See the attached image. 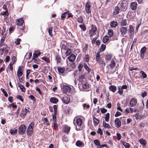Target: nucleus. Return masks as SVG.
<instances>
[{"mask_svg":"<svg viewBox=\"0 0 148 148\" xmlns=\"http://www.w3.org/2000/svg\"><path fill=\"white\" fill-rule=\"evenodd\" d=\"M147 95V93L145 91L143 93L141 94V96L143 97H145Z\"/></svg>","mask_w":148,"mask_h":148,"instance_id":"774afa93","label":"nucleus"},{"mask_svg":"<svg viewBox=\"0 0 148 148\" xmlns=\"http://www.w3.org/2000/svg\"><path fill=\"white\" fill-rule=\"evenodd\" d=\"M79 27L83 31H85L86 30V27L84 24L82 25H80Z\"/></svg>","mask_w":148,"mask_h":148,"instance_id":"e433bc0d","label":"nucleus"},{"mask_svg":"<svg viewBox=\"0 0 148 148\" xmlns=\"http://www.w3.org/2000/svg\"><path fill=\"white\" fill-rule=\"evenodd\" d=\"M112 57V55L110 54H107L105 58L107 60H110Z\"/></svg>","mask_w":148,"mask_h":148,"instance_id":"72a5a7b5","label":"nucleus"},{"mask_svg":"<svg viewBox=\"0 0 148 148\" xmlns=\"http://www.w3.org/2000/svg\"><path fill=\"white\" fill-rule=\"evenodd\" d=\"M2 92L3 94H4V95L5 97H7L8 96V95L6 92L5 90L4 89H3L2 90Z\"/></svg>","mask_w":148,"mask_h":148,"instance_id":"0e129e2a","label":"nucleus"},{"mask_svg":"<svg viewBox=\"0 0 148 148\" xmlns=\"http://www.w3.org/2000/svg\"><path fill=\"white\" fill-rule=\"evenodd\" d=\"M139 141L140 143L143 146H145L147 144V142L146 140L142 138H140L139 140Z\"/></svg>","mask_w":148,"mask_h":148,"instance_id":"dca6fc26","label":"nucleus"},{"mask_svg":"<svg viewBox=\"0 0 148 148\" xmlns=\"http://www.w3.org/2000/svg\"><path fill=\"white\" fill-rule=\"evenodd\" d=\"M120 11L119 8L118 7L116 6L115 7L113 13L114 14L116 15L119 14Z\"/></svg>","mask_w":148,"mask_h":148,"instance_id":"412c9836","label":"nucleus"},{"mask_svg":"<svg viewBox=\"0 0 148 148\" xmlns=\"http://www.w3.org/2000/svg\"><path fill=\"white\" fill-rule=\"evenodd\" d=\"M127 29L124 27H122L120 29L121 34L124 37H126L125 35L127 33Z\"/></svg>","mask_w":148,"mask_h":148,"instance_id":"0eeeda50","label":"nucleus"},{"mask_svg":"<svg viewBox=\"0 0 148 148\" xmlns=\"http://www.w3.org/2000/svg\"><path fill=\"white\" fill-rule=\"evenodd\" d=\"M146 50V48L145 46H144L141 49L140 52L142 53H144Z\"/></svg>","mask_w":148,"mask_h":148,"instance_id":"09e8293b","label":"nucleus"},{"mask_svg":"<svg viewBox=\"0 0 148 148\" xmlns=\"http://www.w3.org/2000/svg\"><path fill=\"white\" fill-rule=\"evenodd\" d=\"M107 111V110L104 108H102L101 109V112L103 113L106 112Z\"/></svg>","mask_w":148,"mask_h":148,"instance_id":"338daca9","label":"nucleus"},{"mask_svg":"<svg viewBox=\"0 0 148 148\" xmlns=\"http://www.w3.org/2000/svg\"><path fill=\"white\" fill-rule=\"evenodd\" d=\"M129 32L131 34H133L134 33V30L133 27V26L131 25H130L129 27Z\"/></svg>","mask_w":148,"mask_h":148,"instance_id":"c756f323","label":"nucleus"},{"mask_svg":"<svg viewBox=\"0 0 148 148\" xmlns=\"http://www.w3.org/2000/svg\"><path fill=\"white\" fill-rule=\"evenodd\" d=\"M18 85L22 92H25V89L23 85L20 84H18Z\"/></svg>","mask_w":148,"mask_h":148,"instance_id":"c85d7f7f","label":"nucleus"},{"mask_svg":"<svg viewBox=\"0 0 148 148\" xmlns=\"http://www.w3.org/2000/svg\"><path fill=\"white\" fill-rule=\"evenodd\" d=\"M109 37L107 36H105L102 39V41L104 43H106L109 40Z\"/></svg>","mask_w":148,"mask_h":148,"instance_id":"6ab92c4d","label":"nucleus"},{"mask_svg":"<svg viewBox=\"0 0 148 148\" xmlns=\"http://www.w3.org/2000/svg\"><path fill=\"white\" fill-rule=\"evenodd\" d=\"M61 99L62 101L66 104L68 103L70 101V99L68 97L66 96H64Z\"/></svg>","mask_w":148,"mask_h":148,"instance_id":"9b49d317","label":"nucleus"},{"mask_svg":"<svg viewBox=\"0 0 148 148\" xmlns=\"http://www.w3.org/2000/svg\"><path fill=\"white\" fill-rule=\"evenodd\" d=\"M42 59L45 60L47 62H50V59L48 57L47 58L46 56L43 57H42Z\"/></svg>","mask_w":148,"mask_h":148,"instance_id":"58836bf2","label":"nucleus"},{"mask_svg":"<svg viewBox=\"0 0 148 148\" xmlns=\"http://www.w3.org/2000/svg\"><path fill=\"white\" fill-rule=\"evenodd\" d=\"M97 132L98 133L100 134V135H102L103 133V131L101 128H99L97 131Z\"/></svg>","mask_w":148,"mask_h":148,"instance_id":"13d9d810","label":"nucleus"},{"mask_svg":"<svg viewBox=\"0 0 148 148\" xmlns=\"http://www.w3.org/2000/svg\"><path fill=\"white\" fill-rule=\"evenodd\" d=\"M103 126L105 128H110L111 127L109 124L106 123L105 121H103Z\"/></svg>","mask_w":148,"mask_h":148,"instance_id":"a878e982","label":"nucleus"},{"mask_svg":"<svg viewBox=\"0 0 148 148\" xmlns=\"http://www.w3.org/2000/svg\"><path fill=\"white\" fill-rule=\"evenodd\" d=\"M117 25V22L115 21H112L110 23V26L112 28H115Z\"/></svg>","mask_w":148,"mask_h":148,"instance_id":"a211bd4d","label":"nucleus"},{"mask_svg":"<svg viewBox=\"0 0 148 148\" xmlns=\"http://www.w3.org/2000/svg\"><path fill=\"white\" fill-rule=\"evenodd\" d=\"M50 101L53 103H56L58 102V99L55 97H52L50 99Z\"/></svg>","mask_w":148,"mask_h":148,"instance_id":"b1692460","label":"nucleus"},{"mask_svg":"<svg viewBox=\"0 0 148 148\" xmlns=\"http://www.w3.org/2000/svg\"><path fill=\"white\" fill-rule=\"evenodd\" d=\"M77 21L79 23H82L83 22V19L82 17H79L77 18Z\"/></svg>","mask_w":148,"mask_h":148,"instance_id":"603ef678","label":"nucleus"},{"mask_svg":"<svg viewBox=\"0 0 148 148\" xmlns=\"http://www.w3.org/2000/svg\"><path fill=\"white\" fill-rule=\"evenodd\" d=\"M22 96L21 95H18L16 96V98L21 101H23V99L22 98Z\"/></svg>","mask_w":148,"mask_h":148,"instance_id":"3c124183","label":"nucleus"},{"mask_svg":"<svg viewBox=\"0 0 148 148\" xmlns=\"http://www.w3.org/2000/svg\"><path fill=\"white\" fill-rule=\"evenodd\" d=\"M41 54V53L39 50H37L35 51L33 54L32 58H36Z\"/></svg>","mask_w":148,"mask_h":148,"instance_id":"f8f14e48","label":"nucleus"},{"mask_svg":"<svg viewBox=\"0 0 148 148\" xmlns=\"http://www.w3.org/2000/svg\"><path fill=\"white\" fill-rule=\"evenodd\" d=\"M16 58L15 56H13L12 58V62H12V64H14V62L16 61Z\"/></svg>","mask_w":148,"mask_h":148,"instance_id":"69168bd1","label":"nucleus"},{"mask_svg":"<svg viewBox=\"0 0 148 148\" xmlns=\"http://www.w3.org/2000/svg\"><path fill=\"white\" fill-rule=\"evenodd\" d=\"M137 4L136 2H132L131 3L130 7L132 10H135L137 8Z\"/></svg>","mask_w":148,"mask_h":148,"instance_id":"ddd939ff","label":"nucleus"},{"mask_svg":"<svg viewBox=\"0 0 148 148\" xmlns=\"http://www.w3.org/2000/svg\"><path fill=\"white\" fill-rule=\"evenodd\" d=\"M137 103V101L136 99L134 98H132L130 100L129 105L131 107H133L135 106Z\"/></svg>","mask_w":148,"mask_h":148,"instance_id":"1a4fd4ad","label":"nucleus"},{"mask_svg":"<svg viewBox=\"0 0 148 148\" xmlns=\"http://www.w3.org/2000/svg\"><path fill=\"white\" fill-rule=\"evenodd\" d=\"M82 87L84 89H87L88 88V84L87 83H85L82 84Z\"/></svg>","mask_w":148,"mask_h":148,"instance_id":"7c9ffc66","label":"nucleus"},{"mask_svg":"<svg viewBox=\"0 0 148 148\" xmlns=\"http://www.w3.org/2000/svg\"><path fill=\"white\" fill-rule=\"evenodd\" d=\"M91 4L89 1H88L86 3L85 6V10L87 13L90 14L91 13Z\"/></svg>","mask_w":148,"mask_h":148,"instance_id":"423d86ee","label":"nucleus"},{"mask_svg":"<svg viewBox=\"0 0 148 148\" xmlns=\"http://www.w3.org/2000/svg\"><path fill=\"white\" fill-rule=\"evenodd\" d=\"M116 87L114 85H111L109 87L110 90L113 92H114L116 90Z\"/></svg>","mask_w":148,"mask_h":148,"instance_id":"4be33fe9","label":"nucleus"},{"mask_svg":"<svg viewBox=\"0 0 148 148\" xmlns=\"http://www.w3.org/2000/svg\"><path fill=\"white\" fill-rule=\"evenodd\" d=\"M24 22V21L22 18H20L16 20V23L17 25L21 26L23 25Z\"/></svg>","mask_w":148,"mask_h":148,"instance_id":"9d476101","label":"nucleus"},{"mask_svg":"<svg viewBox=\"0 0 148 148\" xmlns=\"http://www.w3.org/2000/svg\"><path fill=\"white\" fill-rule=\"evenodd\" d=\"M93 120L94 125L95 126H97L99 123V120L95 117H93Z\"/></svg>","mask_w":148,"mask_h":148,"instance_id":"f3484780","label":"nucleus"},{"mask_svg":"<svg viewBox=\"0 0 148 148\" xmlns=\"http://www.w3.org/2000/svg\"><path fill=\"white\" fill-rule=\"evenodd\" d=\"M122 144L125 148H129L130 147V145L129 144L126 142H123Z\"/></svg>","mask_w":148,"mask_h":148,"instance_id":"c9c22d12","label":"nucleus"},{"mask_svg":"<svg viewBox=\"0 0 148 148\" xmlns=\"http://www.w3.org/2000/svg\"><path fill=\"white\" fill-rule=\"evenodd\" d=\"M107 145L106 144H104L103 145H100L99 146H97V148H101L104 147H107Z\"/></svg>","mask_w":148,"mask_h":148,"instance_id":"052dcab7","label":"nucleus"},{"mask_svg":"<svg viewBox=\"0 0 148 148\" xmlns=\"http://www.w3.org/2000/svg\"><path fill=\"white\" fill-rule=\"evenodd\" d=\"M96 60L98 62L100 60V55L99 53H97L96 55Z\"/></svg>","mask_w":148,"mask_h":148,"instance_id":"a18cd8bd","label":"nucleus"},{"mask_svg":"<svg viewBox=\"0 0 148 148\" xmlns=\"http://www.w3.org/2000/svg\"><path fill=\"white\" fill-rule=\"evenodd\" d=\"M53 28L52 27L49 28L48 29V32L50 35L52 36V32Z\"/></svg>","mask_w":148,"mask_h":148,"instance_id":"5fc2aeb1","label":"nucleus"},{"mask_svg":"<svg viewBox=\"0 0 148 148\" xmlns=\"http://www.w3.org/2000/svg\"><path fill=\"white\" fill-rule=\"evenodd\" d=\"M84 79V76L83 75H81L79 78V80L80 81L82 82Z\"/></svg>","mask_w":148,"mask_h":148,"instance_id":"bf43d9fd","label":"nucleus"},{"mask_svg":"<svg viewBox=\"0 0 148 148\" xmlns=\"http://www.w3.org/2000/svg\"><path fill=\"white\" fill-rule=\"evenodd\" d=\"M98 62L100 64H101V66L103 67V68H104L106 64L105 62L103 60H100L98 61Z\"/></svg>","mask_w":148,"mask_h":148,"instance_id":"bb28decb","label":"nucleus"},{"mask_svg":"<svg viewBox=\"0 0 148 148\" xmlns=\"http://www.w3.org/2000/svg\"><path fill=\"white\" fill-rule=\"evenodd\" d=\"M110 118V114L109 113H107L106 115V116L105 117V120L106 122H108Z\"/></svg>","mask_w":148,"mask_h":148,"instance_id":"4c0bfd02","label":"nucleus"},{"mask_svg":"<svg viewBox=\"0 0 148 148\" xmlns=\"http://www.w3.org/2000/svg\"><path fill=\"white\" fill-rule=\"evenodd\" d=\"M17 132V129H15L14 130H10V133L12 134H14L16 133Z\"/></svg>","mask_w":148,"mask_h":148,"instance_id":"de8ad7c7","label":"nucleus"},{"mask_svg":"<svg viewBox=\"0 0 148 148\" xmlns=\"http://www.w3.org/2000/svg\"><path fill=\"white\" fill-rule=\"evenodd\" d=\"M73 123L74 125L76 126L75 129L76 130H79L82 129L81 127L78 128V127H81L83 124V121L80 118L77 117H75L73 120Z\"/></svg>","mask_w":148,"mask_h":148,"instance_id":"f257e3e1","label":"nucleus"},{"mask_svg":"<svg viewBox=\"0 0 148 148\" xmlns=\"http://www.w3.org/2000/svg\"><path fill=\"white\" fill-rule=\"evenodd\" d=\"M140 73L141 75V76L143 79L147 77V75L143 71H140Z\"/></svg>","mask_w":148,"mask_h":148,"instance_id":"cd10ccee","label":"nucleus"},{"mask_svg":"<svg viewBox=\"0 0 148 148\" xmlns=\"http://www.w3.org/2000/svg\"><path fill=\"white\" fill-rule=\"evenodd\" d=\"M34 125V123L33 122L31 123L28 127L27 130V134L31 135L33 133V127Z\"/></svg>","mask_w":148,"mask_h":148,"instance_id":"20e7f679","label":"nucleus"},{"mask_svg":"<svg viewBox=\"0 0 148 148\" xmlns=\"http://www.w3.org/2000/svg\"><path fill=\"white\" fill-rule=\"evenodd\" d=\"M27 113L25 112V111H24L23 110V111L22 112V115L23 117H25Z\"/></svg>","mask_w":148,"mask_h":148,"instance_id":"680f3d73","label":"nucleus"},{"mask_svg":"<svg viewBox=\"0 0 148 148\" xmlns=\"http://www.w3.org/2000/svg\"><path fill=\"white\" fill-rule=\"evenodd\" d=\"M69 12V11H68L67 12H65L62 14L61 17L62 20L64 19L65 18L67 13Z\"/></svg>","mask_w":148,"mask_h":148,"instance_id":"2f4dec72","label":"nucleus"},{"mask_svg":"<svg viewBox=\"0 0 148 148\" xmlns=\"http://www.w3.org/2000/svg\"><path fill=\"white\" fill-rule=\"evenodd\" d=\"M4 50L5 48H4L0 49V55H2L4 52Z\"/></svg>","mask_w":148,"mask_h":148,"instance_id":"e2e57ef3","label":"nucleus"},{"mask_svg":"<svg viewBox=\"0 0 148 148\" xmlns=\"http://www.w3.org/2000/svg\"><path fill=\"white\" fill-rule=\"evenodd\" d=\"M115 125H116V127H119L121 125V122L119 119H116L115 121Z\"/></svg>","mask_w":148,"mask_h":148,"instance_id":"4468645a","label":"nucleus"},{"mask_svg":"<svg viewBox=\"0 0 148 148\" xmlns=\"http://www.w3.org/2000/svg\"><path fill=\"white\" fill-rule=\"evenodd\" d=\"M26 127L24 125H20L18 129V132L20 134H22L24 133L26 130Z\"/></svg>","mask_w":148,"mask_h":148,"instance_id":"39448f33","label":"nucleus"},{"mask_svg":"<svg viewBox=\"0 0 148 148\" xmlns=\"http://www.w3.org/2000/svg\"><path fill=\"white\" fill-rule=\"evenodd\" d=\"M23 74V72L21 71L20 69V66H19L18 69V70L17 71V75H18V78H19Z\"/></svg>","mask_w":148,"mask_h":148,"instance_id":"aec40b11","label":"nucleus"},{"mask_svg":"<svg viewBox=\"0 0 148 148\" xmlns=\"http://www.w3.org/2000/svg\"><path fill=\"white\" fill-rule=\"evenodd\" d=\"M58 70L59 73H63L65 71V68L64 67H58Z\"/></svg>","mask_w":148,"mask_h":148,"instance_id":"5701e85b","label":"nucleus"},{"mask_svg":"<svg viewBox=\"0 0 148 148\" xmlns=\"http://www.w3.org/2000/svg\"><path fill=\"white\" fill-rule=\"evenodd\" d=\"M75 58L76 57L75 55L73 54L69 57L68 58L70 61L73 62L75 60Z\"/></svg>","mask_w":148,"mask_h":148,"instance_id":"2eb2a0df","label":"nucleus"},{"mask_svg":"<svg viewBox=\"0 0 148 148\" xmlns=\"http://www.w3.org/2000/svg\"><path fill=\"white\" fill-rule=\"evenodd\" d=\"M13 64L12 62H10L8 66V67H10V69L11 71H13Z\"/></svg>","mask_w":148,"mask_h":148,"instance_id":"6e6d98bb","label":"nucleus"},{"mask_svg":"<svg viewBox=\"0 0 148 148\" xmlns=\"http://www.w3.org/2000/svg\"><path fill=\"white\" fill-rule=\"evenodd\" d=\"M108 34L110 37H111L113 35V31L112 29L108 30Z\"/></svg>","mask_w":148,"mask_h":148,"instance_id":"f704fd0d","label":"nucleus"},{"mask_svg":"<svg viewBox=\"0 0 148 148\" xmlns=\"http://www.w3.org/2000/svg\"><path fill=\"white\" fill-rule=\"evenodd\" d=\"M115 66L116 63L114 61V59H112L110 63L108 65V66L110 67V68L108 69V71L109 72L110 74L114 73L116 71V68H115L114 71H113L114 68Z\"/></svg>","mask_w":148,"mask_h":148,"instance_id":"f03ea898","label":"nucleus"},{"mask_svg":"<svg viewBox=\"0 0 148 148\" xmlns=\"http://www.w3.org/2000/svg\"><path fill=\"white\" fill-rule=\"evenodd\" d=\"M71 88L68 86H63L62 88V90L63 92L67 94L71 92Z\"/></svg>","mask_w":148,"mask_h":148,"instance_id":"6e6552de","label":"nucleus"},{"mask_svg":"<svg viewBox=\"0 0 148 148\" xmlns=\"http://www.w3.org/2000/svg\"><path fill=\"white\" fill-rule=\"evenodd\" d=\"M94 142L95 144L97 146H99L100 144V142L99 140H98L96 139L94 140Z\"/></svg>","mask_w":148,"mask_h":148,"instance_id":"c03bdc74","label":"nucleus"},{"mask_svg":"<svg viewBox=\"0 0 148 148\" xmlns=\"http://www.w3.org/2000/svg\"><path fill=\"white\" fill-rule=\"evenodd\" d=\"M127 20L126 19L123 20L121 22V25L123 27L126 26L127 24Z\"/></svg>","mask_w":148,"mask_h":148,"instance_id":"393cba45","label":"nucleus"},{"mask_svg":"<svg viewBox=\"0 0 148 148\" xmlns=\"http://www.w3.org/2000/svg\"><path fill=\"white\" fill-rule=\"evenodd\" d=\"M71 53V49H68L67 51L65 53L66 56H68L70 55Z\"/></svg>","mask_w":148,"mask_h":148,"instance_id":"ea45409f","label":"nucleus"},{"mask_svg":"<svg viewBox=\"0 0 148 148\" xmlns=\"http://www.w3.org/2000/svg\"><path fill=\"white\" fill-rule=\"evenodd\" d=\"M84 66L85 68L86 69V70L87 71H88V72L89 73L90 71V69L88 67V66L86 64H84Z\"/></svg>","mask_w":148,"mask_h":148,"instance_id":"49530a36","label":"nucleus"},{"mask_svg":"<svg viewBox=\"0 0 148 148\" xmlns=\"http://www.w3.org/2000/svg\"><path fill=\"white\" fill-rule=\"evenodd\" d=\"M119 88V91L118 93H119L121 95L123 92V90L121 88H120L119 87H118Z\"/></svg>","mask_w":148,"mask_h":148,"instance_id":"8fccbe9b","label":"nucleus"},{"mask_svg":"<svg viewBox=\"0 0 148 148\" xmlns=\"http://www.w3.org/2000/svg\"><path fill=\"white\" fill-rule=\"evenodd\" d=\"M70 127H69V126H66L65 127V129L64 130V131H65V132H67V133H68L69 132L70 130Z\"/></svg>","mask_w":148,"mask_h":148,"instance_id":"79ce46f5","label":"nucleus"},{"mask_svg":"<svg viewBox=\"0 0 148 148\" xmlns=\"http://www.w3.org/2000/svg\"><path fill=\"white\" fill-rule=\"evenodd\" d=\"M56 113H54V115H53V122H56Z\"/></svg>","mask_w":148,"mask_h":148,"instance_id":"4d7b16f0","label":"nucleus"},{"mask_svg":"<svg viewBox=\"0 0 148 148\" xmlns=\"http://www.w3.org/2000/svg\"><path fill=\"white\" fill-rule=\"evenodd\" d=\"M106 48V45L104 44H102L101 45L100 50L101 52H103L104 51Z\"/></svg>","mask_w":148,"mask_h":148,"instance_id":"473e14b6","label":"nucleus"},{"mask_svg":"<svg viewBox=\"0 0 148 148\" xmlns=\"http://www.w3.org/2000/svg\"><path fill=\"white\" fill-rule=\"evenodd\" d=\"M83 144L82 142H81L80 140H78L76 143V145L77 146L79 147L80 146L82 145Z\"/></svg>","mask_w":148,"mask_h":148,"instance_id":"a19ab883","label":"nucleus"},{"mask_svg":"<svg viewBox=\"0 0 148 148\" xmlns=\"http://www.w3.org/2000/svg\"><path fill=\"white\" fill-rule=\"evenodd\" d=\"M97 32V29L95 25H92L91 26V29L89 32V36L90 37H92L96 35Z\"/></svg>","mask_w":148,"mask_h":148,"instance_id":"7ed1b4c3","label":"nucleus"},{"mask_svg":"<svg viewBox=\"0 0 148 148\" xmlns=\"http://www.w3.org/2000/svg\"><path fill=\"white\" fill-rule=\"evenodd\" d=\"M21 39L20 38H18L15 41V43L17 45H19L20 44V42L21 41Z\"/></svg>","mask_w":148,"mask_h":148,"instance_id":"864d4df0","label":"nucleus"},{"mask_svg":"<svg viewBox=\"0 0 148 148\" xmlns=\"http://www.w3.org/2000/svg\"><path fill=\"white\" fill-rule=\"evenodd\" d=\"M56 58L57 63H60V62L61 58L58 55H56Z\"/></svg>","mask_w":148,"mask_h":148,"instance_id":"37998d69","label":"nucleus"}]
</instances>
